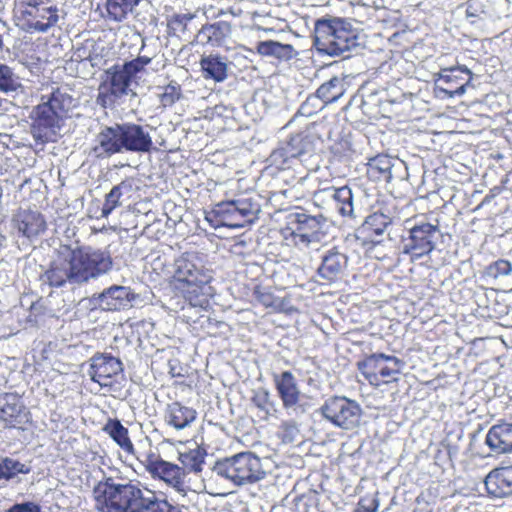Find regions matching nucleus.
Returning <instances> with one entry per match:
<instances>
[{
	"label": "nucleus",
	"instance_id": "f257e3e1",
	"mask_svg": "<svg viewBox=\"0 0 512 512\" xmlns=\"http://www.w3.org/2000/svg\"><path fill=\"white\" fill-rule=\"evenodd\" d=\"M98 512H181L149 489L106 477L93 490Z\"/></svg>",
	"mask_w": 512,
	"mask_h": 512
},
{
	"label": "nucleus",
	"instance_id": "f03ea898",
	"mask_svg": "<svg viewBox=\"0 0 512 512\" xmlns=\"http://www.w3.org/2000/svg\"><path fill=\"white\" fill-rule=\"evenodd\" d=\"M213 280V270L208 267L205 256L197 251H186L174 260L169 286L173 294L190 307L204 308L213 296Z\"/></svg>",
	"mask_w": 512,
	"mask_h": 512
},
{
	"label": "nucleus",
	"instance_id": "7ed1b4c3",
	"mask_svg": "<svg viewBox=\"0 0 512 512\" xmlns=\"http://www.w3.org/2000/svg\"><path fill=\"white\" fill-rule=\"evenodd\" d=\"M73 107V97L57 87L49 95H42L39 104L30 112V132L37 143H48L63 127Z\"/></svg>",
	"mask_w": 512,
	"mask_h": 512
},
{
	"label": "nucleus",
	"instance_id": "20e7f679",
	"mask_svg": "<svg viewBox=\"0 0 512 512\" xmlns=\"http://www.w3.org/2000/svg\"><path fill=\"white\" fill-rule=\"evenodd\" d=\"M150 62V57L139 56L123 65L115 64L108 68L98 87L97 103L102 108L114 106L121 97L128 94L136 75Z\"/></svg>",
	"mask_w": 512,
	"mask_h": 512
},
{
	"label": "nucleus",
	"instance_id": "39448f33",
	"mask_svg": "<svg viewBox=\"0 0 512 512\" xmlns=\"http://www.w3.org/2000/svg\"><path fill=\"white\" fill-rule=\"evenodd\" d=\"M358 34L353 25L343 18H321L315 22L314 44L329 56H338L357 45Z\"/></svg>",
	"mask_w": 512,
	"mask_h": 512
},
{
	"label": "nucleus",
	"instance_id": "423d86ee",
	"mask_svg": "<svg viewBox=\"0 0 512 512\" xmlns=\"http://www.w3.org/2000/svg\"><path fill=\"white\" fill-rule=\"evenodd\" d=\"M76 283H86L111 270L113 261L108 251L89 245L71 247L63 245Z\"/></svg>",
	"mask_w": 512,
	"mask_h": 512
},
{
	"label": "nucleus",
	"instance_id": "0eeeda50",
	"mask_svg": "<svg viewBox=\"0 0 512 512\" xmlns=\"http://www.w3.org/2000/svg\"><path fill=\"white\" fill-rule=\"evenodd\" d=\"M13 18L21 30L45 33L59 20V9L51 0H14Z\"/></svg>",
	"mask_w": 512,
	"mask_h": 512
},
{
	"label": "nucleus",
	"instance_id": "6e6552de",
	"mask_svg": "<svg viewBox=\"0 0 512 512\" xmlns=\"http://www.w3.org/2000/svg\"><path fill=\"white\" fill-rule=\"evenodd\" d=\"M213 471L236 486L255 484L266 476L261 459L252 452H240L219 460Z\"/></svg>",
	"mask_w": 512,
	"mask_h": 512
},
{
	"label": "nucleus",
	"instance_id": "1a4fd4ad",
	"mask_svg": "<svg viewBox=\"0 0 512 512\" xmlns=\"http://www.w3.org/2000/svg\"><path fill=\"white\" fill-rule=\"evenodd\" d=\"M324 217L312 216L304 212L290 213L280 234L286 246L304 248L312 242L320 241L323 235Z\"/></svg>",
	"mask_w": 512,
	"mask_h": 512
},
{
	"label": "nucleus",
	"instance_id": "9d476101",
	"mask_svg": "<svg viewBox=\"0 0 512 512\" xmlns=\"http://www.w3.org/2000/svg\"><path fill=\"white\" fill-rule=\"evenodd\" d=\"M253 215L252 204L247 200H230L217 203L206 212L205 219L214 228H241Z\"/></svg>",
	"mask_w": 512,
	"mask_h": 512
},
{
	"label": "nucleus",
	"instance_id": "9b49d317",
	"mask_svg": "<svg viewBox=\"0 0 512 512\" xmlns=\"http://www.w3.org/2000/svg\"><path fill=\"white\" fill-rule=\"evenodd\" d=\"M320 410L326 420L343 430H352L358 427L361 421V406L345 396L328 398Z\"/></svg>",
	"mask_w": 512,
	"mask_h": 512
},
{
	"label": "nucleus",
	"instance_id": "f8f14e48",
	"mask_svg": "<svg viewBox=\"0 0 512 512\" xmlns=\"http://www.w3.org/2000/svg\"><path fill=\"white\" fill-rule=\"evenodd\" d=\"M273 380L282 406L289 415L299 416L308 410L306 396L300 391L298 382L290 371L275 374Z\"/></svg>",
	"mask_w": 512,
	"mask_h": 512
},
{
	"label": "nucleus",
	"instance_id": "ddd939ff",
	"mask_svg": "<svg viewBox=\"0 0 512 512\" xmlns=\"http://www.w3.org/2000/svg\"><path fill=\"white\" fill-rule=\"evenodd\" d=\"M438 227L430 223L415 225L408 231L407 236H402L400 241L401 251L408 255L412 261L430 254L434 249V235Z\"/></svg>",
	"mask_w": 512,
	"mask_h": 512
},
{
	"label": "nucleus",
	"instance_id": "4468645a",
	"mask_svg": "<svg viewBox=\"0 0 512 512\" xmlns=\"http://www.w3.org/2000/svg\"><path fill=\"white\" fill-rule=\"evenodd\" d=\"M471 80L472 73L467 68H443L435 79V94L442 99L462 95Z\"/></svg>",
	"mask_w": 512,
	"mask_h": 512
},
{
	"label": "nucleus",
	"instance_id": "2eb2a0df",
	"mask_svg": "<svg viewBox=\"0 0 512 512\" xmlns=\"http://www.w3.org/2000/svg\"><path fill=\"white\" fill-rule=\"evenodd\" d=\"M146 470L153 478H159L178 492L185 491L184 470L159 456L150 455L146 461Z\"/></svg>",
	"mask_w": 512,
	"mask_h": 512
},
{
	"label": "nucleus",
	"instance_id": "dca6fc26",
	"mask_svg": "<svg viewBox=\"0 0 512 512\" xmlns=\"http://www.w3.org/2000/svg\"><path fill=\"white\" fill-rule=\"evenodd\" d=\"M12 223L18 233L28 239H35L47 229L44 215L38 210L19 208L13 215Z\"/></svg>",
	"mask_w": 512,
	"mask_h": 512
},
{
	"label": "nucleus",
	"instance_id": "f3484780",
	"mask_svg": "<svg viewBox=\"0 0 512 512\" xmlns=\"http://www.w3.org/2000/svg\"><path fill=\"white\" fill-rule=\"evenodd\" d=\"M64 254V247L61 246L57 251L56 258L50 263L44 274L41 275V279L50 287L59 288L67 282L76 283L75 277L71 274V265Z\"/></svg>",
	"mask_w": 512,
	"mask_h": 512
},
{
	"label": "nucleus",
	"instance_id": "a211bd4d",
	"mask_svg": "<svg viewBox=\"0 0 512 512\" xmlns=\"http://www.w3.org/2000/svg\"><path fill=\"white\" fill-rule=\"evenodd\" d=\"M91 378L101 386L111 384L112 376L122 372V362L112 354H96L91 359Z\"/></svg>",
	"mask_w": 512,
	"mask_h": 512
},
{
	"label": "nucleus",
	"instance_id": "6ab92c4d",
	"mask_svg": "<svg viewBox=\"0 0 512 512\" xmlns=\"http://www.w3.org/2000/svg\"><path fill=\"white\" fill-rule=\"evenodd\" d=\"M123 151L147 153L153 147L150 134L141 125L122 123Z\"/></svg>",
	"mask_w": 512,
	"mask_h": 512
},
{
	"label": "nucleus",
	"instance_id": "aec40b11",
	"mask_svg": "<svg viewBox=\"0 0 512 512\" xmlns=\"http://www.w3.org/2000/svg\"><path fill=\"white\" fill-rule=\"evenodd\" d=\"M98 144L94 147L97 157L106 158L123 151L122 124L103 128L97 137Z\"/></svg>",
	"mask_w": 512,
	"mask_h": 512
},
{
	"label": "nucleus",
	"instance_id": "412c9836",
	"mask_svg": "<svg viewBox=\"0 0 512 512\" xmlns=\"http://www.w3.org/2000/svg\"><path fill=\"white\" fill-rule=\"evenodd\" d=\"M197 418V412L192 407L180 402H172L167 405L164 413V422L177 432L190 427Z\"/></svg>",
	"mask_w": 512,
	"mask_h": 512
},
{
	"label": "nucleus",
	"instance_id": "4be33fe9",
	"mask_svg": "<svg viewBox=\"0 0 512 512\" xmlns=\"http://www.w3.org/2000/svg\"><path fill=\"white\" fill-rule=\"evenodd\" d=\"M487 492L494 497L512 495V465L492 470L485 478Z\"/></svg>",
	"mask_w": 512,
	"mask_h": 512
},
{
	"label": "nucleus",
	"instance_id": "5701e85b",
	"mask_svg": "<svg viewBox=\"0 0 512 512\" xmlns=\"http://www.w3.org/2000/svg\"><path fill=\"white\" fill-rule=\"evenodd\" d=\"M134 300V294L125 286H112L103 291L98 298L103 310L119 311L126 309Z\"/></svg>",
	"mask_w": 512,
	"mask_h": 512
},
{
	"label": "nucleus",
	"instance_id": "b1692460",
	"mask_svg": "<svg viewBox=\"0 0 512 512\" xmlns=\"http://www.w3.org/2000/svg\"><path fill=\"white\" fill-rule=\"evenodd\" d=\"M485 443L496 453L512 452V423L493 425L486 435Z\"/></svg>",
	"mask_w": 512,
	"mask_h": 512
},
{
	"label": "nucleus",
	"instance_id": "393cba45",
	"mask_svg": "<svg viewBox=\"0 0 512 512\" xmlns=\"http://www.w3.org/2000/svg\"><path fill=\"white\" fill-rule=\"evenodd\" d=\"M346 265V255L333 248L323 257L318 274L328 281H335L340 277Z\"/></svg>",
	"mask_w": 512,
	"mask_h": 512
},
{
	"label": "nucleus",
	"instance_id": "a878e982",
	"mask_svg": "<svg viewBox=\"0 0 512 512\" xmlns=\"http://www.w3.org/2000/svg\"><path fill=\"white\" fill-rule=\"evenodd\" d=\"M322 198H331L336 205V209L343 217L353 216V193L348 186L326 187L321 189Z\"/></svg>",
	"mask_w": 512,
	"mask_h": 512
},
{
	"label": "nucleus",
	"instance_id": "bb28decb",
	"mask_svg": "<svg viewBox=\"0 0 512 512\" xmlns=\"http://www.w3.org/2000/svg\"><path fill=\"white\" fill-rule=\"evenodd\" d=\"M140 0H104L102 17L110 22H122L132 13Z\"/></svg>",
	"mask_w": 512,
	"mask_h": 512
},
{
	"label": "nucleus",
	"instance_id": "cd10ccee",
	"mask_svg": "<svg viewBox=\"0 0 512 512\" xmlns=\"http://www.w3.org/2000/svg\"><path fill=\"white\" fill-rule=\"evenodd\" d=\"M24 410L21 397L17 393L0 394V417L4 421H18Z\"/></svg>",
	"mask_w": 512,
	"mask_h": 512
},
{
	"label": "nucleus",
	"instance_id": "c85d7f7f",
	"mask_svg": "<svg viewBox=\"0 0 512 512\" xmlns=\"http://www.w3.org/2000/svg\"><path fill=\"white\" fill-rule=\"evenodd\" d=\"M256 51L262 56L274 57L280 61H288L294 56V48L291 44H283L273 40L258 42Z\"/></svg>",
	"mask_w": 512,
	"mask_h": 512
},
{
	"label": "nucleus",
	"instance_id": "c756f323",
	"mask_svg": "<svg viewBox=\"0 0 512 512\" xmlns=\"http://www.w3.org/2000/svg\"><path fill=\"white\" fill-rule=\"evenodd\" d=\"M378 366V373L382 378L397 380V375L402 372L405 363L389 354H372Z\"/></svg>",
	"mask_w": 512,
	"mask_h": 512
},
{
	"label": "nucleus",
	"instance_id": "7c9ffc66",
	"mask_svg": "<svg viewBox=\"0 0 512 512\" xmlns=\"http://www.w3.org/2000/svg\"><path fill=\"white\" fill-rule=\"evenodd\" d=\"M391 158L384 154H378L367 163V176L372 181H388L391 178Z\"/></svg>",
	"mask_w": 512,
	"mask_h": 512
},
{
	"label": "nucleus",
	"instance_id": "2f4dec72",
	"mask_svg": "<svg viewBox=\"0 0 512 512\" xmlns=\"http://www.w3.org/2000/svg\"><path fill=\"white\" fill-rule=\"evenodd\" d=\"M200 66L205 79L222 82L227 78V64L219 56L209 55L200 60Z\"/></svg>",
	"mask_w": 512,
	"mask_h": 512
},
{
	"label": "nucleus",
	"instance_id": "473e14b6",
	"mask_svg": "<svg viewBox=\"0 0 512 512\" xmlns=\"http://www.w3.org/2000/svg\"><path fill=\"white\" fill-rule=\"evenodd\" d=\"M106 432L123 451L133 454L134 446L128 436V429L118 419H110L103 427Z\"/></svg>",
	"mask_w": 512,
	"mask_h": 512
},
{
	"label": "nucleus",
	"instance_id": "72a5a7b5",
	"mask_svg": "<svg viewBox=\"0 0 512 512\" xmlns=\"http://www.w3.org/2000/svg\"><path fill=\"white\" fill-rule=\"evenodd\" d=\"M30 472L31 466L27 463L8 456L0 458V481L6 483L14 480L19 474H29Z\"/></svg>",
	"mask_w": 512,
	"mask_h": 512
},
{
	"label": "nucleus",
	"instance_id": "f704fd0d",
	"mask_svg": "<svg viewBox=\"0 0 512 512\" xmlns=\"http://www.w3.org/2000/svg\"><path fill=\"white\" fill-rule=\"evenodd\" d=\"M132 185L128 181H122L118 185H115L108 194L105 196V201L102 207L101 216L106 218L112 211L121 205V197L130 192Z\"/></svg>",
	"mask_w": 512,
	"mask_h": 512
},
{
	"label": "nucleus",
	"instance_id": "c9c22d12",
	"mask_svg": "<svg viewBox=\"0 0 512 512\" xmlns=\"http://www.w3.org/2000/svg\"><path fill=\"white\" fill-rule=\"evenodd\" d=\"M390 224V218L382 212H374L366 217L362 224V231L369 236H379L384 233Z\"/></svg>",
	"mask_w": 512,
	"mask_h": 512
},
{
	"label": "nucleus",
	"instance_id": "e433bc0d",
	"mask_svg": "<svg viewBox=\"0 0 512 512\" xmlns=\"http://www.w3.org/2000/svg\"><path fill=\"white\" fill-rule=\"evenodd\" d=\"M344 89L340 80L336 77L323 83L316 91V96L324 103H332L343 95Z\"/></svg>",
	"mask_w": 512,
	"mask_h": 512
},
{
	"label": "nucleus",
	"instance_id": "4c0bfd02",
	"mask_svg": "<svg viewBox=\"0 0 512 512\" xmlns=\"http://www.w3.org/2000/svg\"><path fill=\"white\" fill-rule=\"evenodd\" d=\"M179 460L184 470V476L186 472L199 473L202 471V466L205 460V452L201 449H193L187 453L180 454Z\"/></svg>",
	"mask_w": 512,
	"mask_h": 512
},
{
	"label": "nucleus",
	"instance_id": "58836bf2",
	"mask_svg": "<svg viewBox=\"0 0 512 512\" xmlns=\"http://www.w3.org/2000/svg\"><path fill=\"white\" fill-rule=\"evenodd\" d=\"M21 88L19 77L6 64H0V92L9 94Z\"/></svg>",
	"mask_w": 512,
	"mask_h": 512
},
{
	"label": "nucleus",
	"instance_id": "ea45409f",
	"mask_svg": "<svg viewBox=\"0 0 512 512\" xmlns=\"http://www.w3.org/2000/svg\"><path fill=\"white\" fill-rule=\"evenodd\" d=\"M308 146L309 141L307 136L302 133H297L289 138V140L283 145V148L285 151L289 152L290 158L296 159L307 152Z\"/></svg>",
	"mask_w": 512,
	"mask_h": 512
},
{
	"label": "nucleus",
	"instance_id": "a19ab883",
	"mask_svg": "<svg viewBox=\"0 0 512 512\" xmlns=\"http://www.w3.org/2000/svg\"><path fill=\"white\" fill-rule=\"evenodd\" d=\"M288 193L292 198L296 200H301L312 196L315 204H318L319 201H323L321 189L313 190L312 188L308 187V182L304 179L293 185L288 190Z\"/></svg>",
	"mask_w": 512,
	"mask_h": 512
},
{
	"label": "nucleus",
	"instance_id": "79ce46f5",
	"mask_svg": "<svg viewBox=\"0 0 512 512\" xmlns=\"http://www.w3.org/2000/svg\"><path fill=\"white\" fill-rule=\"evenodd\" d=\"M162 92L159 93V102L163 107L173 106L182 97V88L176 81H171L163 86Z\"/></svg>",
	"mask_w": 512,
	"mask_h": 512
},
{
	"label": "nucleus",
	"instance_id": "37998d69",
	"mask_svg": "<svg viewBox=\"0 0 512 512\" xmlns=\"http://www.w3.org/2000/svg\"><path fill=\"white\" fill-rule=\"evenodd\" d=\"M194 18L193 14H173L167 19L169 34L178 35L185 33L188 23Z\"/></svg>",
	"mask_w": 512,
	"mask_h": 512
},
{
	"label": "nucleus",
	"instance_id": "c03bdc74",
	"mask_svg": "<svg viewBox=\"0 0 512 512\" xmlns=\"http://www.w3.org/2000/svg\"><path fill=\"white\" fill-rule=\"evenodd\" d=\"M270 165L275 166L279 170H284L290 167V163L293 160L289 156V152L285 151L283 146L272 151L268 158Z\"/></svg>",
	"mask_w": 512,
	"mask_h": 512
},
{
	"label": "nucleus",
	"instance_id": "a18cd8bd",
	"mask_svg": "<svg viewBox=\"0 0 512 512\" xmlns=\"http://www.w3.org/2000/svg\"><path fill=\"white\" fill-rule=\"evenodd\" d=\"M486 272L490 277L493 278L506 276L512 272V264L509 260L498 259L491 263L490 265H488Z\"/></svg>",
	"mask_w": 512,
	"mask_h": 512
},
{
	"label": "nucleus",
	"instance_id": "49530a36",
	"mask_svg": "<svg viewBox=\"0 0 512 512\" xmlns=\"http://www.w3.org/2000/svg\"><path fill=\"white\" fill-rule=\"evenodd\" d=\"M254 295L256 300L265 307H276L278 305L277 298L262 287L257 286Z\"/></svg>",
	"mask_w": 512,
	"mask_h": 512
},
{
	"label": "nucleus",
	"instance_id": "de8ad7c7",
	"mask_svg": "<svg viewBox=\"0 0 512 512\" xmlns=\"http://www.w3.org/2000/svg\"><path fill=\"white\" fill-rule=\"evenodd\" d=\"M296 369L303 374L315 373L318 369V365L314 358L309 356H303L300 360L295 363Z\"/></svg>",
	"mask_w": 512,
	"mask_h": 512
},
{
	"label": "nucleus",
	"instance_id": "09e8293b",
	"mask_svg": "<svg viewBox=\"0 0 512 512\" xmlns=\"http://www.w3.org/2000/svg\"><path fill=\"white\" fill-rule=\"evenodd\" d=\"M502 343L503 341L497 337L479 338L473 341L475 347H481L487 350H498Z\"/></svg>",
	"mask_w": 512,
	"mask_h": 512
},
{
	"label": "nucleus",
	"instance_id": "8fccbe9b",
	"mask_svg": "<svg viewBox=\"0 0 512 512\" xmlns=\"http://www.w3.org/2000/svg\"><path fill=\"white\" fill-rule=\"evenodd\" d=\"M282 438L284 442H294L299 434V429L295 422L288 421L282 424Z\"/></svg>",
	"mask_w": 512,
	"mask_h": 512
},
{
	"label": "nucleus",
	"instance_id": "3c124183",
	"mask_svg": "<svg viewBox=\"0 0 512 512\" xmlns=\"http://www.w3.org/2000/svg\"><path fill=\"white\" fill-rule=\"evenodd\" d=\"M5 512H41V507L35 502L25 501L21 503H15Z\"/></svg>",
	"mask_w": 512,
	"mask_h": 512
},
{
	"label": "nucleus",
	"instance_id": "603ef678",
	"mask_svg": "<svg viewBox=\"0 0 512 512\" xmlns=\"http://www.w3.org/2000/svg\"><path fill=\"white\" fill-rule=\"evenodd\" d=\"M169 366L173 377H184L189 374L190 367L188 365H181L178 359H170Z\"/></svg>",
	"mask_w": 512,
	"mask_h": 512
},
{
	"label": "nucleus",
	"instance_id": "864d4df0",
	"mask_svg": "<svg viewBox=\"0 0 512 512\" xmlns=\"http://www.w3.org/2000/svg\"><path fill=\"white\" fill-rule=\"evenodd\" d=\"M211 34L209 35V41L215 42L216 44H221L226 36V33L223 31L222 26L220 24L212 25L210 28Z\"/></svg>",
	"mask_w": 512,
	"mask_h": 512
},
{
	"label": "nucleus",
	"instance_id": "5fc2aeb1",
	"mask_svg": "<svg viewBox=\"0 0 512 512\" xmlns=\"http://www.w3.org/2000/svg\"><path fill=\"white\" fill-rule=\"evenodd\" d=\"M378 503L376 500H372L371 506L365 507L362 503H360V509H363L364 512H377Z\"/></svg>",
	"mask_w": 512,
	"mask_h": 512
}]
</instances>
